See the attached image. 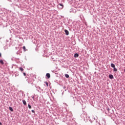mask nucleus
<instances>
[{"instance_id": "1", "label": "nucleus", "mask_w": 125, "mask_h": 125, "mask_svg": "<svg viewBox=\"0 0 125 125\" xmlns=\"http://www.w3.org/2000/svg\"><path fill=\"white\" fill-rule=\"evenodd\" d=\"M81 117L82 119L83 120V121H84V122L89 121L90 123H92V121H91V120H90V117H88L87 118V116L86 115V113H85V112H83V113L81 114Z\"/></svg>"}, {"instance_id": "2", "label": "nucleus", "mask_w": 125, "mask_h": 125, "mask_svg": "<svg viewBox=\"0 0 125 125\" xmlns=\"http://www.w3.org/2000/svg\"><path fill=\"white\" fill-rule=\"evenodd\" d=\"M64 7V5L63 4L60 3L58 5V8L59 9H62Z\"/></svg>"}, {"instance_id": "3", "label": "nucleus", "mask_w": 125, "mask_h": 125, "mask_svg": "<svg viewBox=\"0 0 125 125\" xmlns=\"http://www.w3.org/2000/svg\"><path fill=\"white\" fill-rule=\"evenodd\" d=\"M102 125H106V120H105L104 118H103L102 120Z\"/></svg>"}, {"instance_id": "4", "label": "nucleus", "mask_w": 125, "mask_h": 125, "mask_svg": "<svg viewBox=\"0 0 125 125\" xmlns=\"http://www.w3.org/2000/svg\"><path fill=\"white\" fill-rule=\"evenodd\" d=\"M64 33H65V35L66 36H69V31L67 30L66 29L64 30Z\"/></svg>"}, {"instance_id": "5", "label": "nucleus", "mask_w": 125, "mask_h": 125, "mask_svg": "<svg viewBox=\"0 0 125 125\" xmlns=\"http://www.w3.org/2000/svg\"><path fill=\"white\" fill-rule=\"evenodd\" d=\"M109 78L110 79V80H113V79H114V76H113L112 74H110L109 75Z\"/></svg>"}, {"instance_id": "6", "label": "nucleus", "mask_w": 125, "mask_h": 125, "mask_svg": "<svg viewBox=\"0 0 125 125\" xmlns=\"http://www.w3.org/2000/svg\"><path fill=\"white\" fill-rule=\"evenodd\" d=\"M46 77H47V79H50V74L49 73L46 74Z\"/></svg>"}, {"instance_id": "7", "label": "nucleus", "mask_w": 125, "mask_h": 125, "mask_svg": "<svg viewBox=\"0 0 125 125\" xmlns=\"http://www.w3.org/2000/svg\"><path fill=\"white\" fill-rule=\"evenodd\" d=\"M0 64L1 65H3V64H4V62H3V60H0Z\"/></svg>"}, {"instance_id": "8", "label": "nucleus", "mask_w": 125, "mask_h": 125, "mask_svg": "<svg viewBox=\"0 0 125 125\" xmlns=\"http://www.w3.org/2000/svg\"><path fill=\"white\" fill-rule=\"evenodd\" d=\"M106 113H109V112H110V109L109 108V107H107L106 108Z\"/></svg>"}, {"instance_id": "9", "label": "nucleus", "mask_w": 125, "mask_h": 125, "mask_svg": "<svg viewBox=\"0 0 125 125\" xmlns=\"http://www.w3.org/2000/svg\"><path fill=\"white\" fill-rule=\"evenodd\" d=\"M74 57H75V58H78V57H79V54H78V53L75 54Z\"/></svg>"}, {"instance_id": "10", "label": "nucleus", "mask_w": 125, "mask_h": 125, "mask_svg": "<svg viewBox=\"0 0 125 125\" xmlns=\"http://www.w3.org/2000/svg\"><path fill=\"white\" fill-rule=\"evenodd\" d=\"M22 103L24 105H26L27 104V103L26 102V101H25V100H22Z\"/></svg>"}, {"instance_id": "11", "label": "nucleus", "mask_w": 125, "mask_h": 125, "mask_svg": "<svg viewBox=\"0 0 125 125\" xmlns=\"http://www.w3.org/2000/svg\"><path fill=\"white\" fill-rule=\"evenodd\" d=\"M111 67H112V68H115L116 66L115 65V64L111 63Z\"/></svg>"}, {"instance_id": "12", "label": "nucleus", "mask_w": 125, "mask_h": 125, "mask_svg": "<svg viewBox=\"0 0 125 125\" xmlns=\"http://www.w3.org/2000/svg\"><path fill=\"white\" fill-rule=\"evenodd\" d=\"M9 109L11 112H13V108L11 106H9Z\"/></svg>"}, {"instance_id": "13", "label": "nucleus", "mask_w": 125, "mask_h": 125, "mask_svg": "<svg viewBox=\"0 0 125 125\" xmlns=\"http://www.w3.org/2000/svg\"><path fill=\"white\" fill-rule=\"evenodd\" d=\"M65 78H66L67 79H68V78H69L70 76H69L68 74H65Z\"/></svg>"}, {"instance_id": "14", "label": "nucleus", "mask_w": 125, "mask_h": 125, "mask_svg": "<svg viewBox=\"0 0 125 125\" xmlns=\"http://www.w3.org/2000/svg\"><path fill=\"white\" fill-rule=\"evenodd\" d=\"M24 51H26V50H27V49H26V47L25 46H23L22 47Z\"/></svg>"}, {"instance_id": "15", "label": "nucleus", "mask_w": 125, "mask_h": 125, "mask_svg": "<svg viewBox=\"0 0 125 125\" xmlns=\"http://www.w3.org/2000/svg\"><path fill=\"white\" fill-rule=\"evenodd\" d=\"M113 71L114 72H117V71H118V69L116 67H114L113 68Z\"/></svg>"}, {"instance_id": "16", "label": "nucleus", "mask_w": 125, "mask_h": 125, "mask_svg": "<svg viewBox=\"0 0 125 125\" xmlns=\"http://www.w3.org/2000/svg\"><path fill=\"white\" fill-rule=\"evenodd\" d=\"M20 70H21V72H23L24 71V69L22 67H20Z\"/></svg>"}, {"instance_id": "17", "label": "nucleus", "mask_w": 125, "mask_h": 125, "mask_svg": "<svg viewBox=\"0 0 125 125\" xmlns=\"http://www.w3.org/2000/svg\"><path fill=\"white\" fill-rule=\"evenodd\" d=\"M28 108L29 109H31L32 108V106L31 105L29 104H28Z\"/></svg>"}, {"instance_id": "18", "label": "nucleus", "mask_w": 125, "mask_h": 125, "mask_svg": "<svg viewBox=\"0 0 125 125\" xmlns=\"http://www.w3.org/2000/svg\"><path fill=\"white\" fill-rule=\"evenodd\" d=\"M44 83L46 84L47 86H48V83H47V82H45Z\"/></svg>"}, {"instance_id": "19", "label": "nucleus", "mask_w": 125, "mask_h": 125, "mask_svg": "<svg viewBox=\"0 0 125 125\" xmlns=\"http://www.w3.org/2000/svg\"><path fill=\"white\" fill-rule=\"evenodd\" d=\"M18 76H19V74H18V73H16L15 74V77H18Z\"/></svg>"}, {"instance_id": "20", "label": "nucleus", "mask_w": 125, "mask_h": 125, "mask_svg": "<svg viewBox=\"0 0 125 125\" xmlns=\"http://www.w3.org/2000/svg\"><path fill=\"white\" fill-rule=\"evenodd\" d=\"M72 115L70 114V115H69V114H67V117H72Z\"/></svg>"}, {"instance_id": "21", "label": "nucleus", "mask_w": 125, "mask_h": 125, "mask_svg": "<svg viewBox=\"0 0 125 125\" xmlns=\"http://www.w3.org/2000/svg\"><path fill=\"white\" fill-rule=\"evenodd\" d=\"M28 83H31V84H32L33 83V82H30V81H28Z\"/></svg>"}, {"instance_id": "22", "label": "nucleus", "mask_w": 125, "mask_h": 125, "mask_svg": "<svg viewBox=\"0 0 125 125\" xmlns=\"http://www.w3.org/2000/svg\"><path fill=\"white\" fill-rule=\"evenodd\" d=\"M31 112H32V113H33V114H35V110H31Z\"/></svg>"}, {"instance_id": "23", "label": "nucleus", "mask_w": 125, "mask_h": 125, "mask_svg": "<svg viewBox=\"0 0 125 125\" xmlns=\"http://www.w3.org/2000/svg\"><path fill=\"white\" fill-rule=\"evenodd\" d=\"M23 76H26V73L25 72L23 73Z\"/></svg>"}, {"instance_id": "24", "label": "nucleus", "mask_w": 125, "mask_h": 125, "mask_svg": "<svg viewBox=\"0 0 125 125\" xmlns=\"http://www.w3.org/2000/svg\"><path fill=\"white\" fill-rule=\"evenodd\" d=\"M94 120H96L97 119V117H96V118L94 117Z\"/></svg>"}, {"instance_id": "25", "label": "nucleus", "mask_w": 125, "mask_h": 125, "mask_svg": "<svg viewBox=\"0 0 125 125\" xmlns=\"http://www.w3.org/2000/svg\"><path fill=\"white\" fill-rule=\"evenodd\" d=\"M0 57H1V53H0Z\"/></svg>"}, {"instance_id": "26", "label": "nucleus", "mask_w": 125, "mask_h": 125, "mask_svg": "<svg viewBox=\"0 0 125 125\" xmlns=\"http://www.w3.org/2000/svg\"><path fill=\"white\" fill-rule=\"evenodd\" d=\"M63 104H64L65 105H67V104H66V103H63Z\"/></svg>"}, {"instance_id": "27", "label": "nucleus", "mask_w": 125, "mask_h": 125, "mask_svg": "<svg viewBox=\"0 0 125 125\" xmlns=\"http://www.w3.org/2000/svg\"><path fill=\"white\" fill-rule=\"evenodd\" d=\"M0 125H1V123L0 122Z\"/></svg>"}, {"instance_id": "28", "label": "nucleus", "mask_w": 125, "mask_h": 125, "mask_svg": "<svg viewBox=\"0 0 125 125\" xmlns=\"http://www.w3.org/2000/svg\"><path fill=\"white\" fill-rule=\"evenodd\" d=\"M33 98V99H34V98H35V97H33V98Z\"/></svg>"}, {"instance_id": "29", "label": "nucleus", "mask_w": 125, "mask_h": 125, "mask_svg": "<svg viewBox=\"0 0 125 125\" xmlns=\"http://www.w3.org/2000/svg\"><path fill=\"white\" fill-rule=\"evenodd\" d=\"M75 125H76V123H75Z\"/></svg>"}]
</instances>
